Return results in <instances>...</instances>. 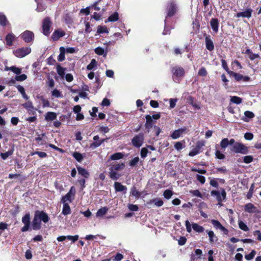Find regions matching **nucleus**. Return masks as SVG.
Listing matches in <instances>:
<instances>
[{"mask_svg":"<svg viewBox=\"0 0 261 261\" xmlns=\"http://www.w3.org/2000/svg\"><path fill=\"white\" fill-rule=\"evenodd\" d=\"M109 167V175L110 178L113 180H117L122 174L119 171L123 169L125 164L123 163L121 164L117 163H112L108 165Z\"/></svg>","mask_w":261,"mask_h":261,"instance_id":"nucleus-1","label":"nucleus"},{"mask_svg":"<svg viewBox=\"0 0 261 261\" xmlns=\"http://www.w3.org/2000/svg\"><path fill=\"white\" fill-rule=\"evenodd\" d=\"M230 150L237 153L246 154L248 153V148L245 145L237 142L231 147Z\"/></svg>","mask_w":261,"mask_h":261,"instance_id":"nucleus-2","label":"nucleus"},{"mask_svg":"<svg viewBox=\"0 0 261 261\" xmlns=\"http://www.w3.org/2000/svg\"><path fill=\"white\" fill-rule=\"evenodd\" d=\"M32 49L30 47H22L13 50L14 55L18 58H22L29 55Z\"/></svg>","mask_w":261,"mask_h":261,"instance_id":"nucleus-3","label":"nucleus"},{"mask_svg":"<svg viewBox=\"0 0 261 261\" xmlns=\"http://www.w3.org/2000/svg\"><path fill=\"white\" fill-rule=\"evenodd\" d=\"M173 79L175 82H179V79L184 77L185 70L180 66H175L172 69Z\"/></svg>","mask_w":261,"mask_h":261,"instance_id":"nucleus-4","label":"nucleus"},{"mask_svg":"<svg viewBox=\"0 0 261 261\" xmlns=\"http://www.w3.org/2000/svg\"><path fill=\"white\" fill-rule=\"evenodd\" d=\"M21 38L25 43H30L34 39V34L33 32L27 30L21 34Z\"/></svg>","mask_w":261,"mask_h":261,"instance_id":"nucleus-5","label":"nucleus"},{"mask_svg":"<svg viewBox=\"0 0 261 261\" xmlns=\"http://www.w3.org/2000/svg\"><path fill=\"white\" fill-rule=\"evenodd\" d=\"M144 141V135L140 133L135 136L132 140V144L136 147H140L142 146Z\"/></svg>","mask_w":261,"mask_h":261,"instance_id":"nucleus-6","label":"nucleus"},{"mask_svg":"<svg viewBox=\"0 0 261 261\" xmlns=\"http://www.w3.org/2000/svg\"><path fill=\"white\" fill-rule=\"evenodd\" d=\"M51 25V21L49 18L46 17L45 18L42 22V30L44 35L47 36L50 33V27Z\"/></svg>","mask_w":261,"mask_h":261,"instance_id":"nucleus-7","label":"nucleus"},{"mask_svg":"<svg viewBox=\"0 0 261 261\" xmlns=\"http://www.w3.org/2000/svg\"><path fill=\"white\" fill-rule=\"evenodd\" d=\"M75 193V189L74 187H71L69 191L65 195V196L63 197V198H62V202H64V201H67L71 202L74 198Z\"/></svg>","mask_w":261,"mask_h":261,"instance_id":"nucleus-8","label":"nucleus"},{"mask_svg":"<svg viewBox=\"0 0 261 261\" xmlns=\"http://www.w3.org/2000/svg\"><path fill=\"white\" fill-rule=\"evenodd\" d=\"M35 216L41 221L46 223L49 221V217L46 213L43 211H36L35 212Z\"/></svg>","mask_w":261,"mask_h":261,"instance_id":"nucleus-9","label":"nucleus"},{"mask_svg":"<svg viewBox=\"0 0 261 261\" xmlns=\"http://www.w3.org/2000/svg\"><path fill=\"white\" fill-rule=\"evenodd\" d=\"M229 74L230 76H233L235 80L238 82L239 81H243V82H248L250 80V77L247 76H243L242 74L234 72L233 71H230L229 72Z\"/></svg>","mask_w":261,"mask_h":261,"instance_id":"nucleus-10","label":"nucleus"},{"mask_svg":"<svg viewBox=\"0 0 261 261\" xmlns=\"http://www.w3.org/2000/svg\"><path fill=\"white\" fill-rule=\"evenodd\" d=\"M177 11L176 4L174 2H171L167 6V16L171 17L173 16Z\"/></svg>","mask_w":261,"mask_h":261,"instance_id":"nucleus-11","label":"nucleus"},{"mask_svg":"<svg viewBox=\"0 0 261 261\" xmlns=\"http://www.w3.org/2000/svg\"><path fill=\"white\" fill-rule=\"evenodd\" d=\"M211 223L213 225L214 227L217 229H220L225 234H227L228 232V230L225 228L222 224L217 220H212Z\"/></svg>","mask_w":261,"mask_h":261,"instance_id":"nucleus-12","label":"nucleus"},{"mask_svg":"<svg viewBox=\"0 0 261 261\" xmlns=\"http://www.w3.org/2000/svg\"><path fill=\"white\" fill-rule=\"evenodd\" d=\"M245 211L249 213H259V210L252 203H249L245 205Z\"/></svg>","mask_w":261,"mask_h":261,"instance_id":"nucleus-13","label":"nucleus"},{"mask_svg":"<svg viewBox=\"0 0 261 261\" xmlns=\"http://www.w3.org/2000/svg\"><path fill=\"white\" fill-rule=\"evenodd\" d=\"M252 10L250 8L246 9L245 11L237 13V17H244L250 18L251 17Z\"/></svg>","mask_w":261,"mask_h":261,"instance_id":"nucleus-14","label":"nucleus"},{"mask_svg":"<svg viewBox=\"0 0 261 261\" xmlns=\"http://www.w3.org/2000/svg\"><path fill=\"white\" fill-rule=\"evenodd\" d=\"M206 48L209 51H212L214 49V45L210 36H206L205 38Z\"/></svg>","mask_w":261,"mask_h":261,"instance_id":"nucleus-15","label":"nucleus"},{"mask_svg":"<svg viewBox=\"0 0 261 261\" xmlns=\"http://www.w3.org/2000/svg\"><path fill=\"white\" fill-rule=\"evenodd\" d=\"M99 136L96 135V136H95L94 137H93V140L94 141V142H93L91 145H90V147L91 148H97L98 147H99V146L101 145V144L105 141V140L103 139L102 140H99Z\"/></svg>","mask_w":261,"mask_h":261,"instance_id":"nucleus-16","label":"nucleus"},{"mask_svg":"<svg viewBox=\"0 0 261 261\" xmlns=\"http://www.w3.org/2000/svg\"><path fill=\"white\" fill-rule=\"evenodd\" d=\"M65 33L64 31L57 30H56L51 36V38L54 41L58 40L60 38L64 36Z\"/></svg>","mask_w":261,"mask_h":261,"instance_id":"nucleus-17","label":"nucleus"},{"mask_svg":"<svg viewBox=\"0 0 261 261\" xmlns=\"http://www.w3.org/2000/svg\"><path fill=\"white\" fill-rule=\"evenodd\" d=\"M145 118L146 119V121L145 124V126L148 132H149L150 128L152 127V120L151 116L149 115H146Z\"/></svg>","mask_w":261,"mask_h":261,"instance_id":"nucleus-18","label":"nucleus"},{"mask_svg":"<svg viewBox=\"0 0 261 261\" xmlns=\"http://www.w3.org/2000/svg\"><path fill=\"white\" fill-rule=\"evenodd\" d=\"M186 129L185 128H179L175 130L171 135L172 138L173 139H178L181 136V135H182L183 133L186 131Z\"/></svg>","mask_w":261,"mask_h":261,"instance_id":"nucleus-19","label":"nucleus"},{"mask_svg":"<svg viewBox=\"0 0 261 261\" xmlns=\"http://www.w3.org/2000/svg\"><path fill=\"white\" fill-rule=\"evenodd\" d=\"M211 26L213 30L217 33L218 31L219 21L217 18H212L210 21Z\"/></svg>","mask_w":261,"mask_h":261,"instance_id":"nucleus-20","label":"nucleus"},{"mask_svg":"<svg viewBox=\"0 0 261 261\" xmlns=\"http://www.w3.org/2000/svg\"><path fill=\"white\" fill-rule=\"evenodd\" d=\"M32 227L34 230H38L41 228V221H40L35 216L32 222Z\"/></svg>","mask_w":261,"mask_h":261,"instance_id":"nucleus-21","label":"nucleus"},{"mask_svg":"<svg viewBox=\"0 0 261 261\" xmlns=\"http://www.w3.org/2000/svg\"><path fill=\"white\" fill-rule=\"evenodd\" d=\"M124 154L122 152H117L115 153H114L113 154L111 155L108 160V162L110 160L111 161H115V160H118L120 159H121L123 158Z\"/></svg>","mask_w":261,"mask_h":261,"instance_id":"nucleus-22","label":"nucleus"},{"mask_svg":"<svg viewBox=\"0 0 261 261\" xmlns=\"http://www.w3.org/2000/svg\"><path fill=\"white\" fill-rule=\"evenodd\" d=\"M15 38V35L12 33L8 34L6 37L7 44L9 46H12L13 42Z\"/></svg>","mask_w":261,"mask_h":261,"instance_id":"nucleus-23","label":"nucleus"},{"mask_svg":"<svg viewBox=\"0 0 261 261\" xmlns=\"http://www.w3.org/2000/svg\"><path fill=\"white\" fill-rule=\"evenodd\" d=\"M63 206L62 209V213L64 215H68L71 213V210L69 204L66 203V201L63 202Z\"/></svg>","mask_w":261,"mask_h":261,"instance_id":"nucleus-24","label":"nucleus"},{"mask_svg":"<svg viewBox=\"0 0 261 261\" xmlns=\"http://www.w3.org/2000/svg\"><path fill=\"white\" fill-rule=\"evenodd\" d=\"M114 188L117 192H122L127 190V188L125 186L118 182H115Z\"/></svg>","mask_w":261,"mask_h":261,"instance_id":"nucleus-25","label":"nucleus"},{"mask_svg":"<svg viewBox=\"0 0 261 261\" xmlns=\"http://www.w3.org/2000/svg\"><path fill=\"white\" fill-rule=\"evenodd\" d=\"M206 232L209 237V241L211 243H214L217 241V237L216 236L213 231L206 230Z\"/></svg>","mask_w":261,"mask_h":261,"instance_id":"nucleus-26","label":"nucleus"},{"mask_svg":"<svg viewBox=\"0 0 261 261\" xmlns=\"http://www.w3.org/2000/svg\"><path fill=\"white\" fill-rule=\"evenodd\" d=\"M78 172L80 174H81L82 176L86 178H87L89 176V173L84 168L78 167L77 168Z\"/></svg>","mask_w":261,"mask_h":261,"instance_id":"nucleus-27","label":"nucleus"},{"mask_svg":"<svg viewBox=\"0 0 261 261\" xmlns=\"http://www.w3.org/2000/svg\"><path fill=\"white\" fill-rule=\"evenodd\" d=\"M244 117L242 119L245 122H248L249 119L252 118L254 117V114L253 112L249 111L244 112Z\"/></svg>","mask_w":261,"mask_h":261,"instance_id":"nucleus-28","label":"nucleus"},{"mask_svg":"<svg viewBox=\"0 0 261 261\" xmlns=\"http://www.w3.org/2000/svg\"><path fill=\"white\" fill-rule=\"evenodd\" d=\"M108 211V207H101V208L99 209L97 211V212L96 214V216L97 217H102L105 215L106 214V213H107Z\"/></svg>","mask_w":261,"mask_h":261,"instance_id":"nucleus-29","label":"nucleus"},{"mask_svg":"<svg viewBox=\"0 0 261 261\" xmlns=\"http://www.w3.org/2000/svg\"><path fill=\"white\" fill-rule=\"evenodd\" d=\"M192 227L193 230L198 233H201L204 231V228L196 223H193L192 224Z\"/></svg>","mask_w":261,"mask_h":261,"instance_id":"nucleus-30","label":"nucleus"},{"mask_svg":"<svg viewBox=\"0 0 261 261\" xmlns=\"http://www.w3.org/2000/svg\"><path fill=\"white\" fill-rule=\"evenodd\" d=\"M119 19V14L117 12H115L112 14L111 16H110L107 20H106V22H115L118 20Z\"/></svg>","mask_w":261,"mask_h":261,"instance_id":"nucleus-31","label":"nucleus"},{"mask_svg":"<svg viewBox=\"0 0 261 261\" xmlns=\"http://www.w3.org/2000/svg\"><path fill=\"white\" fill-rule=\"evenodd\" d=\"M57 117V114L56 113L49 112L46 114L45 119L47 121H53L55 120Z\"/></svg>","mask_w":261,"mask_h":261,"instance_id":"nucleus-32","label":"nucleus"},{"mask_svg":"<svg viewBox=\"0 0 261 261\" xmlns=\"http://www.w3.org/2000/svg\"><path fill=\"white\" fill-rule=\"evenodd\" d=\"M153 203L155 206L157 207H160L163 205L164 202L162 200L159 199V198H155L153 199H151L150 200V201L148 202V204Z\"/></svg>","mask_w":261,"mask_h":261,"instance_id":"nucleus-33","label":"nucleus"},{"mask_svg":"<svg viewBox=\"0 0 261 261\" xmlns=\"http://www.w3.org/2000/svg\"><path fill=\"white\" fill-rule=\"evenodd\" d=\"M211 194L213 196L216 197V199L219 202V204L220 205V203L222 201V199L220 192L217 191L213 190L211 192Z\"/></svg>","mask_w":261,"mask_h":261,"instance_id":"nucleus-34","label":"nucleus"},{"mask_svg":"<svg viewBox=\"0 0 261 261\" xmlns=\"http://www.w3.org/2000/svg\"><path fill=\"white\" fill-rule=\"evenodd\" d=\"M60 53L58 56V61L62 62L65 60V48L64 47H60Z\"/></svg>","mask_w":261,"mask_h":261,"instance_id":"nucleus-35","label":"nucleus"},{"mask_svg":"<svg viewBox=\"0 0 261 261\" xmlns=\"http://www.w3.org/2000/svg\"><path fill=\"white\" fill-rule=\"evenodd\" d=\"M238 225H239V228H240L241 229H242V230H243L244 231H247L249 230L248 227L242 220L238 221Z\"/></svg>","mask_w":261,"mask_h":261,"instance_id":"nucleus-36","label":"nucleus"},{"mask_svg":"<svg viewBox=\"0 0 261 261\" xmlns=\"http://www.w3.org/2000/svg\"><path fill=\"white\" fill-rule=\"evenodd\" d=\"M200 146L197 145L189 153V156H194L199 153Z\"/></svg>","mask_w":261,"mask_h":261,"instance_id":"nucleus-37","label":"nucleus"},{"mask_svg":"<svg viewBox=\"0 0 261 261\" xmlns=\"http://www.w3.org/2000/svg\"><path fill=\"white\" fill-rule=\"evenodd\" d=\"M8 23L6 16L2 13H0V25L5 26Z\"/></svg>","mask_w":261,"mask_h":261,"instance_id":"nucleus-38","label":"nucleus"},{"mask_svg":"<svg viewBox=\"0 0 261 261\" xmlns=\"http://www.w3.org/2000/svg\"><path fill=\"white\" fill-rule=\"evenodd\" d=\"M230 101L232 103H236L237 105L240 104L242 102V100L241 98L238 97V96H231L230 97Z\"/></svg>","mask_w":261,"mask_h":261,"instance_id":"nucleus-39","label":"nucleus"},{"mask_svg":"<svg viewBox=\"0 0 261 261\" xmlns=\"http://www.w3.org/2000/svg\"><path fill=\"white\" fill-rule=\"evenodd\" d=\"M229 144L228 138L223 139L220 142V146L222 149H225Z\"/></svg>","mask_w":261,"mask_h":261,"instance_id":"nucleus-40","label":"nucleus"},{"mask_svg":"<svg viewBox=\"0 0 261 261\" xmlns=\"http://www.w3.org/2000/svg\"><path fill=\"white\" fill-rule=\"evenodd\" d=\"M95 53L98 55H103L104 57H106L107 53H105L103 48L98 47L95 49Z\"/></svg>","mask_w":261,"mask_h":261,"instance_id":"nucleus-41","label":"nucleus"},{"mask_svg":"<svg viewBox=\"0 0 261 261\" xmlns=\"http://www.w3.org/2000/svg\"><path fill=\"white\" fill-rule=\"evenodd\" d=\"M13 150H10L5 153H1V156L3 160H5L7 159V158H8L9 156L13 154Z\"/></svg>","mask_w":261,"mask_h":261,"instance_id":"nucleus-42","label":"nucleus"},{"mask_svg":"<svg viewBox=\"0 0 261 261\" xmlns=\"http://www.w3.org/2000/svg\"><path fill=\"white\" fill-rule=\"evenodd\" d=\"M97 65V62L95 59H92L91 61V62L89 64H88L87 66V69L88 70H91L93 69Z\"/></svg>","mask_w":261,"mask_h":261,"instance_id":"nucleus-43","label":"nucleus"},{"mask_svg":"<svg viewBox=\"0 0 261 261\" xmlns=\"http://www.w3.org/2000/svg\"><path fill=\"white\" fill-rule=\"evenodd\" d=\"M22 222L24 224L30 225V215L29 214H27L22 218Z\"/></svg>","mask_w":261,"mask_h":261,"instance_id":"nucleus-44","label":"nucleus"},{"mask_svg":"<svg viewBox=\"0 0 261 261\" xmlns=\"http://www.w3.org/2000/svg\"><path fill=\"white\" fill-rule=\"evenodd\" d=\"M57 71L59 75L63 77L65 74V69L60 65L57 67Z\"/></svg>","mask_w":261,"mask_h":261,"instance_id":"nucleus-45","label":"nucleus"},{"mask_svg":"<svg viewBox=\"0 0 261 261\" xmlns=\"http://www.w3.org/2000/svg\"><path fill=\"white\" fill-rule=\"evenodd\" d=\"M173 195V192L170 190H166L163 193L164 197L167 199H170Z\"/></svg>","mask_w":261,"mask_h":261,"instance_id":"nucleus-46","label":"nucleus"},{"mask_svg":"<svg viewBox=\"0 0 261 261\" xmlns=\"http://www.w3.org/2000/svg\"><path fill=\"white\" fill-rule=\"evenodd\" d=\"M73 156L75 159V160L78 162H81L83 159V155L77 152H75L73 153Z\"/></svg>","mask_w":261,"mask_h":261,"instance_id":"nucleus-47","label":"nucleus"},{"mask_svg":"<svg viewBox=\"0 0 261 261\" xmlns=\"http://www.w3.org/2000/svg\"><path fill=\"white\" fill-rule=\"evenodd\" d=\"M52 96L55 97H57V98L63 97L61 92L59 90H57V89H54L52 91Z\"/></svg>","mask_w":261,"mask_h":261,"instance_id":"nucleus-48","label":"nucleus"},{"mask_svg":"<svg viewBox=\"0 0 261 261\" xmlns=\"http://www.w3.org/2000/svg\"><path fill=\"white\" fill-rule=\"evenodd\" d=\"M27 79V75L25 74H23L21 75H17L15 77V79L17 81H23Z\"/></svg>","mask_w":261,"mask_h":261,"instance_id":"nucleus-49","label":"nucleus"},{"mask_svg":"<svg viewBox=\"0 0 261 261\" xmlns=\"http://www.w3.org/2000/svg\"><path fill=\"white\" fill-rule=\"evenodd\" d=\"M256 254V252L254 250H252L249 254L245 255V258L247 260H250L254 257Z\"/></svg>","mask_w":261,"mask_h":261,"instance_id":"nucleus-50","label":"nucleus"},{"mask_svg":"<svg viewBox=\"0 0 261 261\" xmlns=\"http://www.w3.org/2000/svg\"><path fill=\"white\" fill-rule=\"evenodd\" d=\"M97 32L99 34L103 33H108L109 32L107 28L105 26H104V27L98 26L97 28Z\"/></svg>","mask_w":261,"mask_h":261,"instance_id":"nucleus-51","label":"nucleus"},{"mask_svg":"<svg viewBox=\"0 0 261 261\" xmlns=\"http://www.w3.org/2000/svg\"><path fill=\"white\" fill-rule=\"evenodd\" d=\"M130 194H131V195H132L133 196H135L136 198H138L140 195L139 192L138 191L136 190V188H135V187H133L131 189Z\"/></svg>","mask_w":261,"mask_h":261,"instance_id":"nucleus-52","label":"nucleus"},{"mask_svg":"<svg viewBox=\"0 0 261 261\" xmlns=\"http://www.w3.org/2000/svg\"><path fill=\"white\" fill-rule=\"evenodd\" d=\"M11 71L15 73L17 75H19L21 72V69L13 66H11Z\"/></svg>","mask_w":261,"mask_h":261,"instance_id":"nucleus-53","label":"nucleus"},{"mask_svg":"<svg viewBox=\"0 0 261 261\" xmlns=\"http://www.w3.org/2000/svg\"><path fill=\"white\" fill-rule=\"evenodd\" d=\"M139 157H135L130 160L129 162V165L131 167H134L139 162Z\"/></svg>","mask_w":261,"mask_h":261,"instance_id":"nucleus-54","label":"nucleus"},{"mask_svg":"<svg viewBox=\"0 0 261 261\" xmlns=\"http://www.w3.org/2000/svg\"><path fill=\"white\" fill-rule=\"evenodd\" d=\"M253 161V157L251 155L245 156L243 158V162L246 164L250 163Z\"/></svg>","mask_w":261,"mask_h":261,"instance_id":"nucleus-55","label":"nucleus"},{"mask_svg":"<svg viewBox=\"0 0 261 261\" xmlns=\"http://www.w3.org/2000/svg\"><path fill=\"white\" fill-rule=\"evenodd\" d=\"M215 155L216 158L220 159V160H223L225 158V155L222 153L220 152V150H217L215 152Z\"/></svg>","mask_w":261,"mask_h":261,"instance_id":"nucleus-56","label":"nucleus"},{"mask_svg":"<svg viewBox=\"0 0 261 261\" xmlns=\"http://www.w3.org/2000/svg\"><path fill=\"white\" fill-rule=\"evenodd\" d=\"M23 106L27 110H31V109L34 107L32 102L30 101H28L23 104Z\"/></svg>","mask_w":261,"mask_h":261,"instance_id":"nucleus-57","label":"nucleus"},{"mask_svg":"<svg viewBox=\"0 0 261 261\" xmlns=\"http://www.w3.org/2000/svg\"><path fill=\"white\" fill-rule=\"evenodd\" d=\"M65 21L67 24H71L73 22L72 18L69 15L66 14L64 17Z\"/></svg>","mask_w":261,"mask_h":261,"instance_id":"nucleus-58","label":"nucleus"},{"mask_svg":"<svg viewBox=\"0 0 261 261\" xmlns=\"http://www.w3.org/2000/svg\"><path fill=\"white\" fill-rule=\"evenodd\" d=\"M128 209L131 211L136 212L138 211V206L137 205L129 204L128 205Z\"/></svg>","mask_w":261,"mask_h":261,"instance_id":"nucleus-59","label":"nucleus"},{"mask_svg":"<svg viewBox=\"0 0 261 261\" xmlns=\"http://www.w3.org/2000/svg\"><path fill=\"white\" fill-rule=\"evenodd\" d=\"M79 237L78 235H75L74 236H67V239L69 240H70L72 242V243H74L75 242H76L78 239H79Z\"/></svg>","mask_w":261,"mask_h":261,"instance_id":"nucleus-60","label":"nucleus"},{"mask_svg":"<svg viewBox=\"0 0 261 261\" xmlns=\"http://www.w3.org/2000/svg\"><path fill=\"white\" fill-rule=\"evenodd\" d=\"M198 74L202 76H206L207 74V71L205 68L204 67H201L198 71Z\"/></svg>","mask_w":261,"mask_h":261,"instance_id":"nucleus-61","label":"nucleus"},{"mask_svg":"<svg viewBox=\"0 0 261 261\" xmlns=\"http://www.w3.org/2000/svg\"><path fill=\"white\" fill-rule=\"evenodd\" d=\"M174 147L177 150H180L183 148V144L181 142H177L174 145Z\"/></svg>","mask_w":261,"mask_h":261,"instance_id":"nucleus-62","label":"nucleus"},{"mask_svg":"<svg viewBox=\"0 0 261 261\" xmlns=\"http://www.w3.org/2000/svg\"><path fill=\"white\" fill-rule=\"evenodd\" d=\"M177 101L176 98H171L170 99V108L171 109H173L175 107L176 103Z\"/></svg>","mask_w":261,"mask_h":261,"instance_id":"nucleus-63","label":"nucleus"},{"mask_svg":"<svg viewBox=\"0 0 261 261\" xmlns=\"http://www.w3.org/2000/svg\"><path fill=\"white\" fill-rule=\"evenodd\" d=\"M196 178L202 184H203L205 182V178L202 175L197 174L196 175Z\"/></svg>","mask_w":261,"mask_h":261,"instance_id":"nucleus-64","label":"nucleus"}]
</instances>
